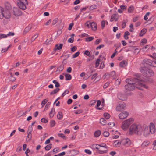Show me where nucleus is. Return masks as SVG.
Masks as SVG:
<instances>
[{
	"instance_id": "f257e3e1",
	"label": "nucleus",
	"mask_w": 156,
	"mask_h": 156,
	"mask_svg": "<svg viewBox=\"0 0 156 156\" xmlns=\"http://www.w3.org/2000/svg\"><path fill=\"white\" fill-rule=\"evenodd\" d=\"M126 82L128 83L127 84L135 85L136 86L139 85L145 88H148V87L144 80H139L136 78H128L126 80Z\"/></svg>"
},
{
	"instance_id": "f03ea898",
	"label": "nucleus",
	"mask_w": 156,
	"mask_h": 156,
	"mask_svg": "<svg viewBox=\"0 0 156 156\" xmlns=\"http://www.w3.org/2000/svg\"><path fill=\"white\" fill-rule=\"evenodd\" d=\"M143 129L142 126L139 125L133 124L129 128V133L131 134H135L139 135L142 134Z\"/></svg>"
},
{
	"instance_id": "7ed1b4c3",
	"label": "nucleus",
	"mask_w": 156,
	"mask_h": 156,
	"mask_svg": "<svg viewBox=\"0 0 156 156\" xmlns=\"http://www.w3.org/2000/svg\"><path fill=\"white\" fill-rule=\"evenodd\" d=\"M140 70L142 73L148 76H152L154 75V73L152 70L145 67L140 68Z\"/></svg>"
},
{
	"instance_id": "20e7f679",
	"label": "nucleus",
	"mask_w": 156,
	"mask_h": 156,
	"mask_svg": "<svg viewBox=\"0 0 156 156\" xmlns=\"http://www.w3.org/2000/svg\"><path fill=\"white\" fill-rule=\"evenodd\" d=\"M133 121V118H129L124 121L122 123L121 127L123 129L126 130L129 127V126L131 124Z\"/></svg>"
},
{
	"instance_id": "39448f33",
	"label": "nucleus",
	"mask_w": 156,
	"mask_h": 156,
	"mask_svg": "<svg viewBox=\"0 0 156 156\" xmlns=\"http://www.w3.org/2000/svg\"><path fill=\"white\" fill-rule=\"evenodd\" d=\"M122 144L126 147L133 146V144L132 143L131 140L128 138L123 139L122 140Z\"/></svg>"
},
{
	"instance_id": "423d86ee",
	"label": "nucleus",
	"mask_w": 156,
	"mask_h": 156,
	"mask_svg": "<svg viewBox=\"0 0 156 156\" xmlns=\"http://www.w3.org/2000/svg\"><path fill=\"white\" fill-rule=\"evenodd\" d=\"M126 104L123 102H119L116 108V110L118 112L123 111L126 108Z\"/></svg>"
},
{
	"instance_id": "0eeeda50",
	"label": "nucleus",
	"mask_w": 156,
	"mask_h": 156,
	"mask_svg": "<svg viewBox=\"0 0 156 156\" xmlns=\"http://www.w3.org/2000/svg\"><path fill=\"white\" fill-rule=\"evenodd\" d=\"M23 3H17V6L21 9L25 10L27 8L26 6L28 4V2L27 0H23Z\"/></svg>"
},
{
	"instance_id": "6e6552de",
	"label": "nucleus",
	"mask_w": 156,
	"mask_h": 156,
	"mask_svg": "<svg viewBox=\"0 0 156 156\" xmlns=\"http://www.w3.org/2000/svg\"><path fill=\"white\" fill-rule=\"evenodd\" d=\"M93 147L98 151V153L100 154L107 153L108 152V150H102L101 148H100L99 144H94L93 145Z\"/></svg>"
},
{
	"instance_id": "1a4fd4ad",
	"label": "nucleus",
	"mask_w": 156,
	"mask_h": 156,
	"mask_svg": "<svg viewBox=\"0 0 156 156\" xmlns=\"http://www.w3.org/2000/svg\"><path fill=\"white\" fill-rule=\"evenodd\" d=\"M143 61L145 63L148 64L150 66L153 67H156V63L154 61H152L151 60L147 58L144 59Z\"/></svg>"
},
{
	"instance_id": "9d476101",
	"label": "nucleus",
	"mask_w": 156,
	"mask_h": 156,
	"mask_svg": "<svg viewBox=\"0 0 156 156\" xmlns=\"http://www.w3.org/2000/svg\"><path fill=\"white\" fill-rule=\"evenodd\" d=\"M129 115V112L127 111H123L121 112L119 115V117L121 119H124L126 118Z\"/></svg>"
},
{
	"instance_id": "9b49d317",
	"label": "nucleus",
	"mask_w": 156,
	"mask_h": 156,
	"mask_svg": "<svg viewBox=\"0 0 156 156\" xmlns=\"http://www.w3.org/2000/svg\"><path fill=\"white\" fill-rule=\"evenodd\" d=\"M13 12L14 14L16 16H20L22 14L21 11L19 9L16 7L13 8Z\"/></svg>"
},
{
	"instance_id": "f8f14e48",
	"label": "nucleus",
	"mask_w": 156,
	"mask_h": 156,
	"mask_svg": "<svg viewBox=\"0 0 156 156\" xmlns=\"http://www.w3.org/2000/svg\"><path fill=\"white\" fill-rule=\"evenodd\" d=\"M3 18L9 19L11 17V14L9 10L3 9Z\"/></svg>"
},
{
	"instance_id": "ddd939ff",
	"label": "nucleus",
	"mask_w": 156,
	"mask_h": 156,
	"mask_svg": "<svg viewBox=\"0 0 156 156\" xmlns=\"http://www.w3.org/2000/svg\"><path fill=\"white\" fill-rule=\"evenodd\" d=\"M136 86L135 85L126 84L125 86V88L128 91L133 90L135 89Z\"/></svg>"
},
{
	"instance_id": "4468645a",
	"label": "nucleus",
	"mask_w": 156,
	"mask_h": 156,
	"mask_svg": "<svg viewBox=\"0 0 156 156\" xmlns=\"http://www.w3.org/2000/svg\"><path fill=\"white\" fill-rule=\"evenodd\" d=\"M150 132L152 134H154L156 131L155 127L153 123H151L149 125V129Z\"/></svg>"
},
{
	"instance_id": "2eb2a0df",
	"label": "nucleus",
	"mask_w": 156,
	"mask_h": 156,
	"mask_svg": "<svg viewBox=\"0 0 156 156\" xmlns=\"http://www.w3.org/2000/svg\"><path fill=\"white\" fill-rule=\"evenodd\" d=\"M150 130L149 128L147 126L145 127L144 130L143 135L145 136H148L150 134Z\"/></svg>"
},
{
	"instance_id": "dca6fc26",
	"label": "nucleus",
	"mask_w": 156,
	"mask_h": 156,
	"mask_svg": "<svg viewBox=\"0 0 156 156\" xmlns=\"http://www.w3.org/2000/svg\"><path fill=\"white\" fill-rule=\"evenodd\" d=\"M114 146L116 147H120L121 144H122V140H117L115 141L113 143Z\"/></svg>"
},
{
	"instance_id": "f3484780",
	"label": "nucleus",
	"mask_w": 156,
	"mask_h": 156,
	"mask_svg": "<svg viewBox=\"0 0 156 156\" xmlns=\"http://www.w3.org/2000/svg\"><path fill=\"white\" fill-rule=\"evenodd\" d=\"M33 25L32 24H30L27 26L24 29L23 31L24 34H26L32 28Z\"/></svg>"
},
{
	"instance_id": "a211bd4d",
	"label": "nucleus",
	"mask_w": 156,
	"mask_h": 156,
	"mask_svg": "<svg viewBox=\"0 0 156 156\" xmlns=\"http://www.w3.org/2000/svg\"><path fill=\"white\" fill-rule=\"evenodd\" d=\"M63 46L62 44H57L55 45L54 49L55 51L56 50H59L62 49Z\"/></svg>"
},
{
	"instance_id": "6ab92c4d",
	"label": "nucleus",
	"mask_w": 156,
	"mask_h": 156,
	"mask_svg": "<svg viewBox=\"0 0 156 156\" xmlns=\"http://www.w3.org/2000/svg\"><path fill=\"white\" fill-rule=\"evenodd\" d=\"M91 27L93 30H96L97 29V25L96 23L94 22H91Z\"/></svg>"
},
{
	"instance_id": "aec40b11",
	"label": "nucleus",
	"mask_w": 156,
	"mask_h": 156,
	"mask_svg": "<svg viewBox=\"0 0 156 156\" xmlns=\"http://www.w3.org/2000/svg\"><path fill=\"white\" fill-rule=\"evenodd\" d=\"M127 64V62L125 60H123L120 62L119 66L121 67H124L126 66Z\"/></svg>"
},
{
	"instance_id": "412c9836",
	"label": "nucleus",
	"mask_w": 156,
	"mask_h": 156,
	"mask_svg": "<svg viewBox=\"0 0 156 156\" xmlns=\"http://www.w3.org/2000/svg\"><path fill=\"white\" fill-rule=\"evenodd\" d=\"M150 143V142L148 141H145L143 142L142 144V147L143 148H144L147 147Z\"/></svg>"
},
{
	"instance_id": "4be33fe9",
	"label": "nucleus",
	"mask_w": 156,
	"mask_h": 156,
	"mask_svg": "<svg viewBox=\"0 0 156 156\" xmlns=\"http://www.w3.org/2000/svg\"><path fill=\"white\" fill-rule=\"evenodd\" d=\"M32 138V134L30 132H29L27 136V138L26 139V140L27 142H30Z\"/></svg>"
},
{
	"instance_id": "5701e85b",
	"label": "nucleus",
	"mask_w": 156,
	"mask_h": 156,
	"mask_svg": "<svg viewBox=\"0 0 156 156\" xmlns=\"http://www.w3.org/2000/svg\"><path fill=\"white\" fill-rule=\"evenodd\" d=\"M147 30L145 28H143L140 31L139 34V36L141 37L143 36L146 32Z\"/></svg>"
},
{
	"instance_id": "b1692460",
	"label": "nucleus",
	"mask_w": 156,
	"mask_h": 156,
	"mask_svg": "<svg viewBox=\"0 0 156 156\" xmlns=\"http://www.w3.org/2000/svg\"><path fill=\"white\" fill-rule=\"evenodd\" d=\"M55 108H52L49 113V115L50 117L52 118L53 117L55 114Z\"/></svg>"
},
{
	"instance_id": "393cba45",
	"label": "nucleus",
	"mask_w": 156,
	"mask_h": 156,
	"mask_svg": "<svg viewBox=\"0 0 156 156\" xmlns=\"http://www.w3.org/2000/svg\"><path fill=\"white\" fill-rule=\"evenodd\" d=\"M57 117L58 119L61 120L63 118L62 113L61 112H59L58 113L57 115Z\"/></svg>"
},
{
	"instance_id": "a878e982",
	"label": "nucleus",
	"mask_w": 156,
	"mask_h": 156,
	"mask_svg": "<svg viewBox=\"0 0 156 156\" xmlns=\"http://www.w3.org/2000/svg\"><path fill=\"white\" fill-rule=\"evenodd\" d=\"M3 8L0 6V19L3 18Z\"/></svg>"
},
{
	"instance_id": "bb28decb",
	"label": "nucleus",
	"mask_w": 156,
	"mask_h": 156,
	"mask_svg": "<svg viewBox=\"0 0 156 156\" xmlns=\"http://www.w3.org/2000/svg\"><path fill=\"white\" fill-rule=\"evenodd\" d=\"M109 76L110 77H112L113 79H115L116 78L115 72L114 71L110 73Z\"/></svg>"
},
{
	"instance_id": "cd10ccee",
	"label": "nucleus",
	"mask_w": 156,
	"mask_h": 156,
	"mask_svg": "<svg viewBox=\"0 0 156 156\" xmlns=\"http://www.w3.org/2000/svg\"><path fill=\"white\" fill-rule=\"evenodd\" d=\"M100 122L101 124L104 125L106 124L107 121L104 118H101L100 120Z\"/></svg>"
},
{
	"instance_id": "c85d7f7f",
	"label": "nucleus",
	"mask_w": 156,
	"mask_h": 156,
	"mask_svg": "<svg viewBox=\"0 0 156 156\" xmlns=\"http://www.w3.org/2000/svg\"><path fill=\"white\" fill-rule=\"evenodd\" d=\"M101 131L98 130L95 132L94 135L95 137L99 136L101 134Z\"/></svg>"
},
{
	"instance_id": "c756f323",
	"label": "nucleus",
	"mask_w": 156,
	"mask_h": 156,
	"mask_svg": "<svg viewBox=\"0 0 156 156\" xmlns=\"http://www.w3.org/2000/svg\"><path fill=\"white\" fill-rule=\"evenodd\" d=\"M134 9V7L132 5H131L128 8V12L129 13H131L133 12Z\"/></svg>"
},
{
	"instance_id": "7c9ffc66",
	"label": "nucleus",
	"mask_w": 156,
	"mask_h": 156,
	"mask_svg": "<svg viewBox=\"0 0 156 156\" xmlns=\"http://www.w3.org/2000/svg\"><path fill=\"white\" fill-rule=\"evenodd\" d=\"M117 16L115 14L112 15L111 17L110 20L111 21H113L114 20L117 21Z\"/></svg>"
},
{
	"instance_id": "2f4dec72",
	"label": "nucleus",
	"mask_w": 156,
	"mask_h": 156,
	"mask_svg": "<svg viewBox=\"0 0 156 156\" xmlns=\"http://www.w3.org/2000/svg\"><path fill=\"white\" fill-rule=\"evenodd\" d=\"M65 76L66 80H70L72 79L71 76L69 74H66Z\"/></svg>"
},
{
	"instance_id": "473e14b6",
	"label": "nucleus",
	"mask_w": 156,
	"mask_h": 156,
	"mask_svg": "<svg viewBox=\"0 0 156 156\" xmlns=\"http://www.w3.org/2000/svg\"><path fill=\"white\" fill-rule=\"evenodd\" d=\"M108 22L106 21L103 20L101 22V26L102 28L103 29L105 27V24L108 25Z\"/></svg>"
},
{
	"instance_id": "72a5a7b5",
	"label": "nucleus",
	"mask_w": 156,
	"mask_h": 156,
	"mask_svg": "<svg viewBox=\"0 0 156 156\" xmlns=\"http://www.w3.org/2000/svg\"><path fill=\"white\" fill-rule=\"evenodd\" d=\"M53 83L55 84V86L56 87H60V85L58 82L57 81L55 80H53L52 81Z\"/></svg>"
},
{
	"instance_id": "f704fd0d",
	"label": "nucleus",
	"mask_w": 156,
	"mask_h": 156,
	"mask_svg": "<svg viewBox=\"0 0 156 156\" xmlns=\"http://www.w3.org/2000/svg\"><path fill=\"white\" fill-rule=\"evenodd\" d=\"M60 90V89L59 88H57L55 89L52 92H51L50 93V94L51 95H52L53 94H54L56 93H57Z\"/></svg>"
},
{
	"instance_id": "c9c22d12",
	"label": "nucleus",
	"mask_w": 156,
	"mask_h": 156,
	"mask_svg": "<svg viewBox=\"0 0 156 156\" xmlns=\"http://www.w3.org/2000/svg\"><path fill=\"white\" fill-rule=\"evenodd\" d=\"M52 144H50L45 147V149L46 151L50 150Z\"/></svg>"
},
{
	"instance_id": "e433bc0d",
	"label": "nucleus",
	"mask_w": 156,
	"mask_h": 156,
	"mask_svg": "<svg viewBox=\"0 0 156 156\" xmlns=\"http://www.w3.org/2000/svg\"><path fill=\"white\" fill-rule=\"evenodd\" d=\"M38 34H35L31 38V41L33 42V41L38 37Z\"/></svg>"
},
{
	"instance_id": "4c0bfd02",
	"label": "nucleus",
	"mask_w": 156,
	"mask_h": 156,
	"mask_svg": "<svg viewBox=\"0 0 156 156\" xmlns=\"http://www.w3.org/2000/svg\"><path fill=\"white\" fill-rule=\"evenodd\" d=\"M48 99H45L43 100L41 103V105L42 107L44 106L45 104L48 101Z\"/></svg>"
},
{
	"instance_id": "58836bf2",
	"label": "nucleus",
	"mask_w": 156,
	"mask_h": 156,
	"mask_svg": "<svg viewBox=\"0 0 156 156\" xmlns=\"http://www.w3.org/2000/svg\"><path fill=\"white\" fill-rule=\"evenodd\" d=\"M64 65L63 64H61L58 67L57 69L59 71H62L64 69Z\"/></svg>"
},
{
	"instance_id": "ea45409f",
	"label": "nucleus",
	"mask_w": 156,
	"mask_h": 156,
	"mask_svg": "<svg viewBox=\"0 0 156 156\" xmlns=\"http://www.w3.org/2000/svg\"><path fill=\"white\" fill-rule=\"evenodd\" d=\"M97 6L95 5H91L89 8V9L90 10H93L94 9H96L97 8Z\"/></svg>"
},
{
	"instance_id": "a19ab883",
	"label": "nucleus",
	"mask_w": 156,
	"mask_h": 156,
	"mask_svg": "<svg viewBox=\"0 0 156 156\" xmlns=\"http://www.w3.org/2000/svg\"><path fill=\"white\" fill-rule=\"evenodd\" d=\"M101 104V101L100 100H98L97 101V107L96 108L98 110H101V108H98V107Z\"/></svg>"
},
{
	"instance_id": "79ce46f5",
	"label": "nucleus",
	"mask_w": 156,
	"mask_h": 156,
	"mask_svg": "<svg viewBox=\"0 0 156 156\" xmlns=\"http://www.w3.org/2000/svg\"><path fill=\"white\" fill-rule=\"evenodd\" d=\"M103 115L104 117L107 119H109L110 117V115L107 113H105Z\"/></svg>"
},
{
	"instance_id": "37998d69",
	"label": "nucleus",
	"mask_w": 156,
	"mask_h": 156,
	"mask_svg": "<svg viewBox=\"0 0 156 156\" xmlns=\"http://www.w3.org/2000/svg\"><path fill=\"white\" fill-rule=\"evenodd\" d=\"M99 146L100 148H101V147H103L106 149L105 150H107V146L105 144L103 143L99 144Z\"/></svg>"
},
{
	"instance_id": "c03bdc74",
	"label": "nucleus",
	"mask_w": 156,
	"mask_h": 156,
	"mask_svg": "<svg viewBox=\"0 0 156 156\" xmlns=\"http://www.w3.org/2000/svg\"><path fill=\"white\" fill-rule=\"evenodd\" d=\"M94 39V37H92L86 38V41L87 42H90Z\"/></svg>"
},
{
	"instance_id": "a18cd8bd",
	"label": "nucleus",
	"mask_w": 156,
	"mask_h": 156,
	"mask_svg": "<svg viewBox=\"0 0 156 156\" xmlns=\"http://www.w3.org/2000/svg\"><path fill=\"white\" fill-rule=\"evenodd\" d=\"M85 25L88 28H90L91 27V22L87 21L85 23Z\"/></svg>"
},
{
	"instance_id": "49530a36",
	"label": "nucleus",
	"mask_w": 156,
	"mask_h": 156,
	"mask_svg": "<svg viewBox=\"0 0 156 156\" xmlns=\"http://www.w3.org/2000/svg\"><path fill=\"white\" fill-rule=\"evenodd\" d=\"M55 120H52L50 122V125L51 127H53L55 125Z\"/></svg>"
},
{
	"instance_id": "de8ad7c7",
	"label": "nucleus",
	"mask_w": 156,
	"mask_h": 156,
	"mask_svg": "<svg viewBox=\"0 0 156 156\" xmlns=\"http://www.w3.org/2000/svg\"><path fill=\"white\" fill-rule=\"evenodd\" d=\"M100 60L99 58H98L96 62H95V68H97V67H98V66L99 65V64Z\"/></svg>"
},
{
	"instance_id": "09e8293b",
	"label": "nucleus",
	"mask_w": 156,
	"mask_h": 156,
	"mask_svg": "<svg viewBox=\"0 0 156 156\" xmlns=\"http://www.w3.org/2000/svg\"><path fill=\"white\" fill-rule=\"evenodd\" d=\"M103 135L107 137L109 136V133L107 131H104L103 133Z\"/></svg>"
},
{
	"instance_id": "8fccbe9b",
	"label": "nucleus",
	"mask_w": 156,
	"mask_h": 156,
	"mask_svg": "<svg viewBox=\"0 0 156 156\" xmlns=\"http://www.w3.org/2000/svg\"><path fill=\"white\" fill-rule=\"evenodd\" d=\"M130 29H129V31L131 32H133V31L134 28H133V24H131L129 26Z\"/></svg>"
},
{
	"instance_id": "3c124183",
	"label": "nucleus",
	"mask_w": 156,
	"mask_h": 156,
	"mask_svg": "<svg viewBox=\"0 0 156 156\" xmlns=\"http://www.w3.org/2000/svg\"><path fill=\"white\" fill-rule=\"evenodd\" d=\"M126 22L125 20H123V22L122 23V28H124L126 26Z\"/></svg>"
},
{
	"instance_id": "603ef678",
	"label": "nucleus",
	"mask_w": 156,
	"mask_h": 156,
	"mask_svg": "<svg viewBox=\"0 0 156 156\" xmlns=\"http://www.w3.org/2000/svg\"><path fill=\"white\" fill-rule=\"evenodd\" d=\"M80 52L78 51L76 52L74 54H73V55L72 58H75L77 57L79 55Z\"/></svg>"
},
{
	"instance_id": "864d4df0",
	"label": "nucleus",
	"mask_w": 156,
	"mask_h": 156,
	"mask_svg": "<svg viewBox=\"0 0 156 156\" xmlns=\"http://www.w3.org/2000/svg\"><path fill=\"white\" fill-rule=\"evenodd\" d=\"M52 42L51 40L50 39H48L45 41V44L47 45L51 44Z\"/></svg>"
},
{
	"instance_id": "5fc2aeb1",
	"label": "nucleus",
	"mask_w": 156,
	"mask_h": 156,
	"mask_svg": "<svg viewBox=\"0 0 156 156\" xmlns=\"http://www.w3.org/2000/svg\"><path fill=\"white\" fill-rule=\"evenodd\" d=\"M69 91L67 90H66L62 94L61 96L63 97L66 94H68Z\"/></svg>"
},
{
	"instance_id": "6e6d98bb",
	"label": "nucleus",
	"mask_w": 156,
	"mask_h": 156,
	"mask_svg": "<svg viewBox=\"0 0 156 156\" xmlns=\"http://www.w3.org/2000/svg\"><path fill=\"white\" fill-rule=\"evenodd\" d=\"M7 37V34H0V38H6Z\"/></svg>"
},
{
	"instance_id": "4d7b16f0",
	"label": "nucleus",
	"mask_w": 156,
	"mask_h": 156,
	"mask_svg": "<svg viewBox=\"0 0 156 156\" xmlns=\"http://www.w3.org/2000/svg\"><path fill=\"white\" fill-rule=\"evenodd\" d=\"M41 121L43 123H47L48 122V120L44 118H43L41 119Z\"/></svg>"
},
{
	"instance_id": "13d9d810",
	"label": "nucleus",
	"mask_w": 156,
	"mask_h": 156,
	"mask_svg": "<svg viewBox=\"0 0 156 156\" xmlns=\"http://www.w3.org/2000/svg\"><path fill=\"white\" fill-rule=\"evenodd\" d=\"M58 136L63 138V139H65V136L64 135L63 133H59L58 134Z\"/></svg>"
},
{
	"instance_id": "bf43d9fd",
	"label": "nucleus",
	"mask_w": 156,
	"mask_h": 156,
	"mask_svg": "<svg viewBox=\"0 0 156 156\" xmlns=\"http://www.w3.org/2000/svg\"><path fill=\"white\" fill-rule=\"evenodd\" d=\"M84 151L85 153H87L88 154H91V151L88 149H85L84 150Z\"/></svg>"
},
{
	"instance_id": "052dcab7",
	"label": "nucleus",
	"mask_w": 156,
	"mask_h": 156,
	"mask_svg": "<svg viewBox=\"0 0 156 156\" xmlns=\"http://www.w3.org/2000/svg\"><path fill=\"white\" fill-rule=\"evenodd\" d=\"M95 103L96 101L94 100H92L90 103V106H92L93 105H94V104Z\"/></svg>"
},
{
	"instance_id": "680f3d73",
	"label": "nucleus",
	"mask_w": 156,
	"mask_h": 156,
	"mask_svg": "<svg viewBox=\"0 0 156 156\" xmlns=\"http://www.w3.org/2000/svg\"><path fill=\"white\" fill-rule=\"evenodd\" d=\"M9 78L10 81L12 82H14L16 79V78L14 77H9Z\"/></svg>"
},
{
	"instance_id": "e2e57ef3",
	"label": "nucleus",
	"mask_w": 156,
	"mask_h": 156,
	"mask_svg": "<svg viewBox=\"0 0 156 156\" xmlns=\"http://www.w3.org/2000/svg\"><path fill=\"white\" fill-rule=\"evenodd\" d=\"M15 34L13 32H9L7 34V37L8 36H13Z\"/></svg>"
},
{
	"instance_id": "0e129e2a",
	"label": "nucleus",
	"mask_w": 156,
	"mask_h": 156,
	"mask_svg": "<svg viewBox=\"0 0 156 156\" xmlns=\"http://www.w3.org/2000/svg\"><path fill=\"white\" fill-rule=\"evenodd\" d=\"M57 21L58 19L57 18L53 20L52 22V25H55L57 23Z\"/></svg>"
},
{
	"instance_id": "69168bd1",
	"label": "nucleus",
	"mask_w": 156,
	"mask_h": 156,
	"mask_svg": "<svg viewBox=\"0 0 156 156\" xmlns=\"http://www.w3.org/2000/svg\"><path fill=\"white\" fill-rule=\"evenodd\" d=\"M101 40V39H97L95 42V43H94L96 45L100 43Z\"/></svg>"
},
{
	"instance_id": "338daca9",
	"label": "nucleus",
	"mask_w": 156,
	"mask_h": 156,
	"mask_svg": "<svg viewBox=\"0 0 156 156\" xmlns=\"http://www.w3.org/2000/svg\"><path fill=\"white\" fill-rule=\"evenodd\" d=\"M84 54L87 55L88 56H90V52H89L88 50H87L85 51V52L84 53Z\"/></svg>"
},
{
	"instance_id": "774afa93",
	"label": "nucleus",
	"mask_w": 156,
	"mask_h": 156,
	"mask_svg": "<svg viewBox=\"0 0 156 156\" xmlns=\"http://www.w3.org/2000/svg\"><path fill=\"white\" fill-rule=\"evenodd\" d=\"M74 41V38L71 37L69 38L68 40V41L69 43H73Z\"/></svg>"
}]
</instances>
